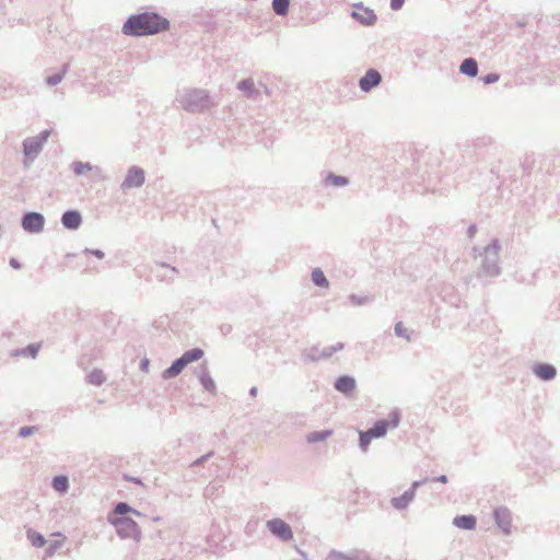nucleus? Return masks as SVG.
<instances>
[{
  "label": "nucleus",
  "mask_w": 560,
  "mask_h": 560,
  "mask_svg": "<svg viewBox=\"0 0 560 560\" xmlns=\"http://www.w3.org/2000/svg\"><path fill=\"white\" fill-rule=\"evenodd\" d=\"M266 527L268 530L281 541H290L293 539V532L288 523L281 518H271L267 521Z\"/></svg>",
  "instance_id": "6e6552de"
},
{
  "label": "nucleus",
  "mask_w": 560,
  "mask_h": 560,
  "mask_svg": "<svg viewBox=\"0 0 560 560\" xmlns=\"http://www.w3.org/2000/svg\"><path fill=\"white\" fill-rule=\"evenodd\" d=\"M382 77L378 71L374 69H370L363 78L360 79L359 85L364 91L368 92L372 88L380 84Z\"/></svg>",
  "instance_id": "2eb2a0df"
},
{
  "label": "nucleus",
  "mask_w": 560,
  "mask_h": 560,
  "mask_svg": "<svg viewBox=\"0 0 560 560\" xmlns=\"http://www.w3.org/2000/svg\"><path fill=\"white\" fill-rule=\"evenodd\" d=\"M145 182V172L140 166L133 165L128 168L120 189L126 191L132 188H140Z\"/></svg>",
  "instance_id": "0eeeda50"
},
{
  "label": "nucleus",
  "mask_w": 560,
  "mask_h": 560,
  "mask_svg": "<svg viewBox=\"0 0 560 560\" xmlns=\"http://www.w3.org/2000/svg\"><path fill=\"white\" fill-rule=\"evenodd\" d=\"M130 481H132L133 483H137V485H141V480L139 478H131Z\"/></svg>",
  "instance_id": "a18cd8bd"
},
{
  "label": "nucleus",
  "mask_w": 560,
  "mask_h": 560,
  "mask_svg": "<svg viewBox=\"0 0 560 560\" xmlns=\"http://www.w3.org/2000/svg\"><path fill=\"white\" fill-rule=\"evenodd\" d=\"M168 27L167 19L155 12H143L130 15L122 25V33L129 36H147L166 31Z\"/></svg>",
  "instance_id": "f257e3e1"
},
{
  "label": "nucleus",
  "mask_w": 560,
  "mask_h": 560,
  "mask_svg": "<svg viewBox=\"0 0 560 560\" xmlns=\"http://www.w3.org/2000/svg\"><path fill=\"white\" fill-rule=\"evenodd\" d=\"M395 330L398 335H402L406 329L402 327V324L399 323L396 325Z\"/></svg>",
  "instance_id": "a19ab883"
},
{
  "label": "nucleus",
  "mask_w": 560,
  "mask_h": 560,
  "mask_svg": "<svg viewBox=\"0 0 560 560\" xmlns=\"http://www.w3.org/2000/svg\"><path fill=\"white\" fill-rule=\"evenodd\" d=\"M9 264L13 269H20L22 267L16 258H11Z\"/></svg>",
  "instance_id": "ea45409f"
},
{
  "label": "nucleus",
  "mask_w": 560,
  "mask_h": 560,
  "mask_svg": "<svg viewBox=\"0 0 560 560\" xmlns=\"http://www.w3.org/2000/svg\"><path fill=\"white\" fill-rule=\"evenodd\" d=\"M249 395L252 397H255L257 395V387L253 386L250 389H249Z\"/></svg>",
  "instance_id": "37998d69"
},
{
  "label": "nucleus",
  "mask_w": 560,
  "mask_h": 560,
  "mask_svg": "<svg viewBox=\"0 0 560 560\" xmlns=\"http://www.w3.org/2000/svg\"><path fill=\"white\" fill-rule=\"evenodd\" d=\"M61 223L68 230H78L82 223L81 213L78 210H67L61 215Z\"/></svg>",
  "instance_id": "4468645a"
},
{
  "label": "nucleus",
  "mask_w": 560,
  "mask_h": 560,
  "mask_svg": "<svg viewBox=\"0 0 560 560\" xmlns=\"http://www.w3.org/2000/svg\"><path fill=\"white\" fill-rule=\"evenodd\" d=\"M405 0H390V8L393 10H399L402 4H404Z\"/></svg>",
  "instance_id": "e433bc0d"
},
{
  "label": "nucleus",
  "mask_w": 560,
  "mask_h": 560,
  "mask_svg": "<svg viewBox=\"0 0 560 560\" xmlns=\"http://www.w3.org/2000/svg\"><path fill=\"white\" fill-rule=\"evenodd\" d=\"M454 525L463 529H474L476 518L472 515H463L454 518Z\"/></svg>",
  "instance_id": "aec40b11"
},
{
  "label": "nucleus",
  "mask_w": 560,
  "mask_h": 560,
  "mask_svg": "<svg viewBox=\"0 0 560 560\" xmlns=\"http://www.w3.org/2000/svg\"><path fill=\"white\" fill-rule=\"evenodd\" d=\"M149 365H150V361H149V359L144 358V359H142V360H141V362H140V369H141V371L147 372V371H148V369H149Z\"/></svg>",
  "instance_id": "58836bf2"
},
{
  "label": "nucleus",
  "mask_w": 560,
  "mask_h": 560,
  "mask_svg": "<svg viewBox=\"0 0 560 560\" xmlns=\"http://www.w3.org/2000/svg\"><path fill=\"white\" fill-rule=\"evenodd\" d=\"M536 375L541 380L548 381L556 376V369L549 364H539L534 369Z\"/></svg>",
  "instance_id": "6ab92c4d"
},
{
  "label": "nucleus",
  "mask_w": 560,
  "mask_h": 560,
  "mask_svg": "<svg viewBox=\"0 0 560 560\" xmlns=\"http://www.w3.org/2000/svg\"><path fill=\"white\" fill-rule=\"evenodd\" d=\"M171 269H172L173 272H177L175 267H172Z\"/></svg>",
  "instance_id": "09e8293b"
},
{
  "label": "nucleus",
  "mask_w": 560,
  "mask_h": 560,
  "mask_svg": "<svg viewBox=\"0 0 560 560\" xmlns=\"http://www.w3.org/2000/svg\"><path fill=\"white\" fill-rule=\"evenodd\" d=\"M40 343H31L25 348L15 350L12 355H28L32 359H35L38 354V351L40 349Z\"/></svg>",
  "instance_id": "b1692460"
},
{
  "label": "nucleus",
  "mask_w": 560,
  "mask_h": 560,
  "mask_svg": "<svg viewBox=\"0 0 560 560\" xmlns=\"http://www.w3.org/2000/svg\"><path fill=\"white\" fill-rule=\"evenodd\" d=\"M108 522L115 527L119 538L132 539L137 542L140 541L142 533L139 525L132 518L128 516L108 515Z\"/></svg>",
  "instance_id": "7ed1b4c3"
},
{
  "label": "nucleus",
  "mask_w": 560,
  "mask_h": 560,
  "mask_svg": "<svg viewBox=\"0 0 560 560\" xmlns=\"http://www.w3.org/2000/svg\"><path fill=\"white\" fill-rule=\"evenodd\" d=\"M498 79H499V75H498V74L491 73V74H488V75L483 79V81H485V83H492V82L498 81Z\"/></svg>",
  "instance_id": "4c0bfd02"
},
{
  "label": "nucleus",
  "mask_w": 560,
  "mask_h": 560,
  "mask_svg": "<svg viewBox=\"0 0 560 560\" xmlns=\"http://www.w3.org/2000/svg\"><path fill=\"white\" fill-rule=\"evenodd\" d=\"M106 377L102 370L94 369L86 375V382L91 385L101 386L105 383Z\"/></svg>",
  "instance_id": "5701e85b"
},
{
  "label": "nucleus",
  "mask_w": 560,
  "mask_h": 560,
  "mask_svg": "<svg viewBox=\"0 0 560 560\" xmlns=\"http://www.w3.org/2000/svg\"><path fill=\"white\" fill-rule=\"evenodd\" d=\"M332 433L334 432L330 429L322 430V431H313L306 435L305 440L308 444H316L319 442H324L326 439L330 438L332 435Z\"/></svg>",
  "instance_id": "a211bd4d"
},
{
  "label": "nucleus",
  "mask_w": 560,
  "mask_h": 560,
  "mask_svg": "<svg viewBox=\"0 0 560 560\" xmlns=\"http://www.w3.org/2000/svg\"><path fill=\"white\" fill-rule=\"evenodd\" d=\"M62 80H63V73L57 72L52 75H48L45 79V82L48 86H55V85L59 84Z\"/></svg>",
  "instance_id": "2f4dec72"
},
{
  "label": "nucleus",
  "mask_w": 560,
  "mask_h": 560,
  "mask_svg": "<svg viewBox=\"0 0 560 560\" xmlns=\"http://www.w3.org/2000/svg\"><path fill=\"white\" fill-rule=\"evenodd\" d=\"M198 378L200 381V384L207 392H209V393L215 392V388H217L215 383H214L213 378L211 377L206 363H203L201 365L200 372L198 374Z\"/></svg>",
  "instance_id": "dca6fc26"
},
{
  "label": "nucleus",
  "mask_w": 560,
  "mask_h": 560,
  "mask_svg": "<svg viewBox=\"0 0 560 560\" xmlns=\"http://www.w3.org/2000/svg\"><path fill=\"white\" fill-rule=\"evenodd\" d=\"M84 253H89V254H92L94 255L95 257H97L98 259H102L104 258L105 254L103 250L101 249H90V248H85L84 249Z\"/></svg>",
  "instance_id": "c9c22d12"
},
{
  "label": "nucleus",
  "mask_w": 560,
  "mask_h": 560,
  "mask_svg": "<svg viewBox=\"0 0 560 560\" xmlns=\"http://www.w3.org/2000/svg\"><path fill=\"white\" fill-rule=\"evenodd\" d=\"M335 388L346 395L350 394V375L340 376L335 383Z\"/></svg>",
  "instance_id": "c85d7f7f"
},
{
  "label": "nucleus",
  "mask_w": 560,
  "mask_h": 560,
  "mask_svg": "<svg viewBox=\"0 0 560 560\" xmlns=\"http://www.w3.org/2000/svg\"><path fill=\"white\" fill-rule=\"evenodd\" d=\"M213 455V452H209L199 458H197L195 462L191 463V467L198 466L207 462L211 456Z\"/></svg>",
  "instance_id": "f704fd0d"
},
{
  "label": "nucleus",
  "mask_w": 560,
  "mask_h": 560,
  "mask_svg": "<svg viewBox=\"0 0 560 560\" xmlns=\"http://www.w3.org/2000/svg\"><path fill=\"white\" fill-rule=\"evenodd\" d=\"M176 101L188 113H202L217 105L205 89H185L178 92Z\"/></svg>",
  "instance_id": "f03ea898"
},
{
  "label": "nucleus",
  "mask_w": 560,
  "mask_h": 560,
  "mask_svg": "<svg viewBox=\"0 0 560 560\" xmlns=\"http://www.w3.org/2000/svg\"><path fill=\"white\" fill-rule=\"evenodd\" d=\"M265 93H266L267 95H269V94H270V91H269V89H268L267 86H265Z\"/></svg>",
  "instance_id": "de8ad7c7"
},
{
  "label": "nucleus",
  "mask_w": 560,
  "mask_h": 560,
  "mask_svg": "<svg viewBox=\"0 0 560 560\" xmlns=\"http://www.w3.org/2000/svg\"><path fill=\"white\" fill-rule=\"evenodd\" d=\"M352 18L357 19L364 25H372L376 21V15L374 11L361 4L354 5V10L352 11Z\"/></svg>",
  "instance_id": "f8f14e48"
},
{
  "label": "nucleus",
  "mask_w": 560,
  "mask_h": 560,
  "mask_svg": "<svg viewBox=\"0 0 560 560\" xmlns=\"http://www.w3.org/2000/svg\"><path fill=\"white\" fill-rule=\"evenodd\" d=\"M132 508L126 502H119L115 505L113 512L109 515L114 516H126V514L131 513Z\"/></svg>",
  "instance_id": "c756f323"
},
{
  "label": "nucleus",
  "mask_w": 560,
  "mask_h": 560,
  "mask_svg": "<svg viewBox=\"0 0 560 560\" xmlns=\"http://www.w3.org/2000/svg\"><path fill=\"white\" fill-rule=\"evenodd\" d=\"M438 480L445 483L447 481V478L446 476H441Z\"/></svg>",
  "instance_id": "49530a36"
},
{
  "label": "nucleus",
  "mask_w": 560,
  "mask_h": 560,
  "mask_svg": "<svg viewBox=\"0 0 560 560\" xmlns=\"http://www.w3.org/2000/svg\"><path fill=\"white\" fill-rule=\"evenodd\" d=\"M322 185L325 188H339L349 184V178L341 175H336L331 172L322 173Z\"/></svg>",
  "instance_id": "ddd939ff"
},
{
  "label": "nucleus",
  "mask_w": 560,
  "mask_h": 560,
  "mask_svg": "<svg viewBox=\"0 0 560 560\" xmlns=\"http://www.w3.org/2000/svg\"><path fill=\"white\" fill-rule=\"evenodd\" d=\"M51 486L59 493H66L69 489V480L67 476L59 475L52 478Z\"/></svg>",
  "instance_id": "412c9836"
},
{
  "label": "nucleus",
  "mask_w": 560,
  "mask_h": 560,
  "mask_svg": "<svg viewBox=\"0 0 560 560\" xmlns=\"http://www.w3.org/2000/svg\"><path fill=\"white\" fill-rule=\"evenodd\" d=\"M460 72L469 77H476L478 73V65L475 59L468 58L460 65Z\"/></svg>",
  "instance_id": "4be33fe9"
},
{
  "label": "nucleus",
  "mask_w": 560,
  "mask_h": 560,
  "mask_svg": "<svg viewBox=\"0 0 560 560\" xmlns=\"http://www.w3.org/2000/svg\"><path fill=\"white\" fill-rule=\"evenodd\" d=\"M205 352L200 348H194L185 351L182 357L173 361V363L162 372L164 380H170L179 375L183 370L192 362L200 360Z\"/></svg>",
  "instance_id": "20e7f679"
},
{
  "label": "nucleus",
  "mask_w": 560,
  "mask_h": 560,
  "mask_svg": "<svg viewBox=\"0 0 560 560\" xmlns=\"http://www.w3.org/2000/svg\"><path fill=\"white\" fill-rule=\"evenodd\" d=\"M398 421L395 419L393 421L382 420L375 423L373 428L368 430L364 433H360V446L363 451H366L372 439H378L384 436L388 429H393L397 427Z\"/></svg>",
  "instance_id": "423d86ee"
},
{
  "label": "nucleus",
  "mask_w": 560,
  "mask_h": 560,
  "mask_svg": "<svg viewBox=\"0 0 560 560\" xmlns=\"http://www.w3.org/2000/svg\"><path fill=\"white\" fill-rule=\"evenodd\" d=\"M68 71H69V63H65L62 66L61 70L59 71V73H63V77H65Z\"/></svg>",
  "instance_id": "79ce46f5"
},
{
  "label": "nucleus",
  "mask_w": 560,
  "mask_h": 560,
  "mask_svg": "<svg viewBox=\"0 0 560 560\" xmlns=\"http://www.w3.org/2000/svg\"><path fill=\"white\" fill-rule=\"evenodd\" d=\"M50 136V130H44L35 137H28L23 141L24 166L28 167L42 152L44 144Z\"/></svg>",
  "instance_id": "39448f33"
},
{
  "label": "nucleus",
  "mask_w": 560,
  "mask_h": 560,
  "mask_svg": "<svg viewBox=\"0 0 560 560\" xmlns=\"http://www.w3.org/2000/svg\"><path fill=\"white\" fill-rule=\"evenodd\" d=\"M26 536L31 544L36 548H42L46 544L45 537L33 529H28Z\"/></svg>",
  "instance_id": "cd10ccee"
},
{
  "label": "nucleus",
  "mask_w": 560,
  "mask_h": 560,
  "mask_svg": "<svg viewBox=\"0 0 560 560\" xmlns=\"http://www.w3.org/2000/svg\"><path fill=\"white\" fill-rule=\"evenodd\" d=\"M21 225L28 233H40L44 230L45 218L39 212H26L21 219Z\"/></svg>",
  "instance_id": "1a4fd4ad"
},
{
  "label": "nucleus",
  "mask_w": 560,
  "mask_h": 560,
  "mask_svg": "<svg viewBox=\"0 0 560 560\" xmlns=\"http://www.w3.org/2000/svg\"><path fill=\"white\" fill-rule=\"evenodd\" d=\"M312 281L316 287L328 288L329 282L320 268H315L312 271Z\"/></svg>",
  "instance_id": "a878e982"
},
{
  "label": "nucleus",
  "mask_w": 560,
  "mask_h": 560,
  "mask_svg": "<svg viewBox=\"0 0 560 560\" xmlns=\"http://www.w3.org/2000/svg\"><path fill=\"white\" fill-rule=\"evenodd\" d=\"M37 431H38L37 427H33V425L32 427H22V428H20L18 435L20 438H27V436L36 433Z\"/></svg>",
  "instance_id": "473e14b6"
},
{
  "label": "nucleus",
  "mask_w": 560,
  "mask_h": 560,
  "mask_svg": "<svg viewBox=\"0 0 560 560\" xmlns=\"http://www.w3.org/2000/svg\"><path fill=\"white\" fill-rule=\"evenodd\" d=\"M413 497H415V489H410L409 491H406L401 497L394 498L393 504L397 509H404L409 504V502L412 501Z\"/></svg>",
  "instance_id": "393cba45"
},
{
  "label": "nucleus",
  "mask_w": 560,
  "mask_h": 560,
  "mask_svg": "<svg viewBox=\"0 0 560 560\" xmlns=\"http://www.w3.org/2000/svg\"><path fill=\"white\" fill-rule=\"evenodd\" d=\"M237 89L246 94L248 98H257L258 90L255 88L254 80L252 78L244 79L237 83Z\"/></svg>",
  "instance_id": "f3484780"
},
{
  "label": "nucleus",
  "mask_w": 560,
  "mask_h": 560,
  "mask_svg": "<svg viewBox=\"0 0 560 560\" xmlns=\"http://www.w3.org/2000/svg\"><path fill=\"white\" fill-rule=\"evenodd\" d=\"M342 345L339 343L337 346H329V347H312L310 349H306L302 353V358L304 361H318L320 359H327L332 355L337 350L341 349Z\"/></svg>",
  "instance_id": "9d476101"
},
{
  "label": "nucleus",
  "mask_w": 560,
  "mask_h": 560,
  "mask_svg": "<svg viewBox=\"0 0 560 560\" xmlns=\"http://www.w3.org/2000/svg\"><path fill=\"white\" fill-rule=\"evenodd\" d=\"M72 170L75 175L81 176L85 172L91 171L92 165L90 163H83V162L77 161V162L72 163Z\"/></svg>",
  "instance_id": "7c9ffc66"
},
{
  "label": "nucleus",
  "mask_w": 560,
  "mask_h": 560,
  "mask_svg": "<svg viewBox=\"0 0 560 560\" xmlns=\"http://www.w3.org/2000/svg\"><path fill=\"white\" fill-rule=\"evenodd\" d=\"M326 560H350V557L342 552L331 550L326 557Z\"/></svg>",
  "instance_id": "72a5a7b5"
},
{
  "label": "nucleus",
  "mask_w": 560,
  "mask_h": 560,
  "mask_svg": "<svg viewBox=\"0 0 560 560\" xmlns=\"http://www.w3.org/2000/svg\"><path fill=\"white\" fill-rule=\"evenodd\" d=\"M494 520L497 525L504 534H510L512 529L511 512L506 508H498L494 510Z\"/></svg>",
  "instance_id": "9b49d317"
},
{
  "label": "nucleus",
  "mask_w": 560,
  "mask_h": 560,
  "mask_svg": "<svg viewBox=\"0 0 560 560\" xmlns=\"http://www.w3.org/2000/svg\"><path fill=\"white\" fill-rule=\"evenodd\" d=\"M271 7L277 15L284 16L288 14L290 0H272Z\"/></svg>",
  "instance_id": "bb28decb"
},
{
  "label": "nucleus",
  "mask_w": 560,
  "mask_h": 560,
  "mask_svg": "<svg viewBox=\"0 0 560 560\" xmlns=\"http://www.w3.org/2000/svg\"><path fill=\"white\" fill-rule=\"evenodd\" d=\"M131 513H132L133 515H136V517L143 516V514H142L141 512H139V511H137V510H135V509H132Z\"/></svg>",
  "instance_id": "c03bdc74"
}]
</instances>
